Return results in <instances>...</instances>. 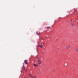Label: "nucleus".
<instances>
[{
    "label": "nucleus",
    "instance_id": "10",
    "mask_svg": "<svg viewBox=\"0 0 78 78\" xmlns=\"http://www.w3.org/2000/svg\"><path fill=\"white\" fill-rule=\"evenodd\" d=\"M66 63H65V64H64V66H67V65H66Z\"/></svg>",
    "mask_w": 78,
    "mask_h": 78
},
{
    "label": "nucleus",
    "instance_id": "11",
    "mask_svg": "<svg viewBox=\"0 0 78 78\" xmlns=\"http://www.w3.org/2000/svg\"><path fill=\"white\" fill-rule=\"evenodd\" d=\"M72 25L73 26V25H74V24H72Z\"/></svg>",
    "mask_w": 78,
    "mask_h": 78
},
{
    "label": "nucleus",
    "instance_id": "13",
    "mask_svg": "<svg viewBox=\"0 0 78 78\" xmlns=\"http://www.w3.org/2000/svg\"><path fill=\"white\" fill-rule=\"evenodd\" d=\"M41 40H43V38H41Z\"/></svg>",
    "mask_w": 78,
    "mask_h": 78
},
{
    "label": "nucleus",
    "instance_id": "9",
    "mask_svg": "<svg viewBox=\"0 0 78 78\" xmlns=\"http://www.w3.org/2000/svg\"><path fill=\"white\" fill-rule=\"evenodd\" d=\"M41 62H38V64H41Z\"/></svg>",
    "mask_w": 78,
    "mask_h": 78
},
{
    "label": "nucleus",
    "instance_id": "15",
    "mask_svg": "<svg viewBox=\"0 0 78 78\" xmlns=\"http://www.w3.org/2000/svg\"><path fill=\"white\" fill-rule=\"evenodd\" d=\"M24 69V70H25V69Z\"/></svg>",
    "mask_w": 78,
    "mask_h": 78
},
{
    "label": "nucleus",
    "instance_id": "1",
    "mask_svg": "<svg viewBox=\"0 0 78 78\" xmlns=\"http://www.w3.org/2000/svg\"><path fill=\"white\" fill-rule=\"evenodd\" d=\"M28 60H25V61H24V62H25V64H28Z\"/></svg>",
    "mask_w": 78,
    "mask_h": 78
},
{
    "label": "nucleus",
    "instance_id": "14",
    "mask_svg": "<svg viewBox=\"0 0 78 78\" xmlns=\"http://www.w3.org/2000/svg\"><path fill=\"white\" fill-rule=\"evenodd\" d=\"M37 34H38V33H37Z\"/></svg>",
    "mask_w": 78,
    "mask_h": 78
},
{
    "label": "nucleus",
    "instance_id": "5",
    "mask_svg": "<svg viewBox=\"0 0 78 78\" xmlns=\"http://www.w3.org/2000/svg\"><path fill=\"white\" fill-rule=\"evenodd\" d=\"M31 77H32V78H36V76H35V77H33V76H31Z\"/></svg>",
    "mask_w": 78,
    "mask_h": 78
},
{
    "label": "nucleus",
    "instance_id": "4",
    "mask_svg": "<svg viewBox=\"0 0 78 78\" xmlns=\"http://www.w3.org/2000/svg\"><path fill=\"white\" fill-rule=\"evenodd\" d=\"M38 47H40L41 48H42V45H39L38 46Z\"/></svg>",
    "mask_w": 78,
    "mask_h": 78
},
{
    "label": "nucleus",
    "instance_id": "2",
    "mask_svg": "<svg viewBox=\"0 0 78 78\" xmlns=\"http://www.w3.org/2000/svg\"><path fill=\"white\" fill-rule=\"evenodd\" d=\"M34 66H35V67H37V66H38V65H36L35 64H34Z\"/></svg>",
    "mask_w": 78,
    "mask_h": 78
},
{
    "label": "nucleus",
    "instance_id": "8",
    "mask_svg": "<svg viewBox=\"0 0 78 78\" xmlns=\"http://www.w3.org/2000/svg\"><path fill=\"white\" fill-rule=\"evenodd\" d=\"M50 28V27H47V29H48V28Z\"/></svg>",
    "mask_w": 78,
    "mask_h": 78
},
{
    "label": "nucleus",
    "instance_id": "7",
    "mask_svg": "<svg viewBox=\"0 0 78 78\" xmlns=\"http://www.w3.org/2000/svg\"><path fill=\"white\" fill-rule=\"evenodd\" d=\"M37 62H41L40 61V60H38Z\"/></svg>",
    "mask_w": 78,
    "mask_h": 78
},
{
    "label": "nucleus",
    "instance_id": "12",
    "mask_svg": "<svg viewBox=\"0 0 78 78\" xmlns=\"http://www.w3.org/2000/svg\"><path fill=\"white\" fill-rule=\"evenodd\" d=\"M27 69H26V70H25V72H27Z\"/></svg>",
    "mask_w": 78,
    "mask_h": 78
},
{
    "label": "nucleus",
    "instance_id": "6",
    "mask_svg": "<svg viewBox=\"0 0 78 78\" xmlns=\"http://www.w3.org/2000/svg\"><path fill=\"white\" fill-rule=\"evenodd\" d=\"M76 51H78V48H77V49H76Z\"/></svg>",
    "mask_w": 78,
    "mask_h": 78
},
{
    "label": "nucleus",
    "instance_id": "3",
    "mask_svg": "<svg viewBox=\"0 0 78 78\" xmlns=\"http://www.w3.org/2000/svg\"><path fill=\"white\" fill-rule=\"evenodd\" d=\"M70 48V46H67V49H69V48Z\"/></svg>",
    "mask_w": 78,
    "mask_h": 78
}]
</instances>
